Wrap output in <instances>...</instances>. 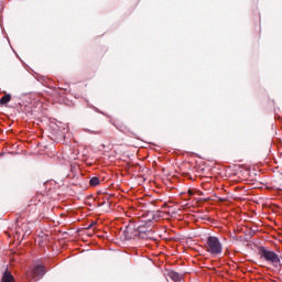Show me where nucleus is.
I'll return each instance as SVG.
<instances>
[{"label": "nucleus", "instance_id": "1", "mask_svg": "<svg viewBox=\"0 0 282 282\" xmlns=\"http://www.w3.org/2000/svg\"><path fill=\"white\" fill-rule=\"evenodd\" d=\"M259 254H260L261 259H264V261H267V263H270L274 268L281 267V258H279V254H276V252H274L272 250H268L262 247L259 250Z\"/></svg>", "mask_w": 282, "mask_h": 282}, {"label": "nucleus", "instance_id": "2", "mask_svg": "<svg viewBox=\"0 0 282 282\" xmlns=\"http://www.w3.org/2000/svg\"><path fill=\"white\" fill-rule=\"evenodd\" d=\"M221 242L219 241V238L215 237V236H209L207 238V252H209V254H221Z\"/></svg>", "mask_w": 282, "mask_h": 282}, {"label": "nucleus", "instance_id": "3", "mask_svg": "<svg viewBox=\"0 0 282 282\" xmlns=\"http://www.w3.org/2000/svg\"><path fill=\"white\" fill-rule=\"evenodd\" d=\"M43 274H45V267L37 265L33 269L34 279H40V276H43Z\"/></svg>", "mask_w": 282, "mask_h": 282}, {"label": "nucleus", "instance_id": "4", "mask_svg": "<svg viewBox=\"0 0 282 282\" xmlns=\"http://www.w3.org/2000/svg\"><path fill=\"white\" fill-rule=\"evenodd\" d=\"M2 282H14V276H12V273L7 271L2 276Z\"/></svg>", "mask_w": 282, "mask_h": 282}, {"label": "nucleus", "instance_id": "5", "mask_svg": "<svg viewBox=\"0 0 282 282\" xmlns=\"http://www.w3.org/2000/svg\"><path fill=\"white\" fill-rule=\"evenodd\" d=\"M170 279H172V281H181L182 275H180V273L175 272V271H171L169 273Z\"/></svg>", "mask_w": 282, "mask_h": 282}, {"label": "nucleus", "instance_id": "6", "mask_svg": "<svg viewBox=\"0 0 282 282\" xmlns=\"http://www.w3.org/2000/svg\"><path fill=\"white\" fill-rule=\"evenodd\" d=\"M10 100H12V96H10V95H4V96L0 99V105H8V102H10Z\"/></svg>", "mask_w": 282, "mask_h": 282}, {"label": "nucleus", "instance_id": "7", "mask_svg": "<svg viewBox=\"0 0 282 282\" xmlns=\"http://www.w3.org/2000/svg\"><path fill=\"white\" fill-rule=\"evenodd\" d=\"M89 184H90V186H98V184H100V178L93 177V178H90Z\"/></svg>", "mask_w": 282, "mask_h": 282}]
</instances>
